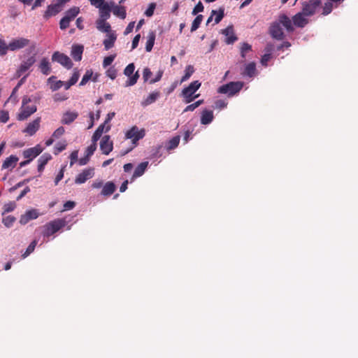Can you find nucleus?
Returning a JSON list of instances; mask_svg holds the SVG:
<instances>
[{"mask_svg": "<svg viewBox=\"0 0 358 358\" xmlns=\"http://www.w3.org/2000/svg\"><path fill=\"white\" fill-rule=\"evenodd\" d=\"M64 3L65 0H57L56 3L49 5L46 10L44 12L43 17L45 20H48L52 16L56 15L62 10V6Z\"/></svg>", "mask_w": 358, "mask_h": 358, "instance_id": "obj_8", "label": "nucleus"}, {"mask_svg": "<svg viewBox=\"0 0 358 358\" xmlns=\"http://www.w3.org/2000/svg\"><path fill=\"white\" fill-rule=\"evenodd\" d=\"M99 9V15L101 20H107L110 16L111 6L108 3L98 8Z\"/></svg>", "mask_w": 358, "mask_h": 358, "instance_id": "obj_24", "label": "nucleus"}, {"mask_svg": "<svg viewBox=\"0 0 358 358\" xmlns=\"http://www.w3.org/2000/svg\"><path fill=\"white\" fill-rule=\"evenodd\" d=\"M117 39V36L114 32H109L107 34V38L103 41V43L106 50L112 48Z\"/></svg>", "mask_w": 358, "mask_h": 358, "instance_id": "obj_25", "label": "nucleus"}, {"mask_svg": "<svg viewBox=\"0 0 358 358\" xmlns=\"http://www.w3.org/2000/svg\"><path fill=\"white\" fill-rule=\"evenodd\" d=\"M96 28L99 31L105 33H109L111 31L110 25L106 22V20L99 19L96 21Z\"/></svg>", "mask_w": 358, "mask_h": 358, "instance_id": "obj_31", "label": "nucleus"}, {"mask_svg": "<svg viewBox=\"0 0 358 358\" xmlns=\"http://www.w3.org/2000/svg\"><path fill=\"white\" fill-rule=\"evenodd\" d=\"M96 150V144H93L92 143L90 146H88L86 149V155L87 157H91L94 152H95V150Z\"/></svg>", "mask_w": 358, "mask_h": 358, "instance_id": "obj_54", "label": "nucleus"}, {"mask_svg": "<svg viewBox=\"0 0 358 358\" xmlns=\"http://www.w3.org/2000/svg\"><path fill=\"white\" fill-rule=\"evenodd\" d=\"M36 62L35 57L31 56L27 60L23 61L16 71V77H20L25 73Z\"/></svg>", "mask_w": 358, "mask_h": 358, "instance_id": "obj_13", "label": "nucleus"}, {"mask_svg": "<svg viewBox=\"0 0 358 358\" xmlns=\"http://www.w3.org/2000/svg\"><path fill=\"white\" fill-rule=\"evenodd\" d=\"M31 103V100L29 97L27 96L23 97L20 111L17 117L18 120H25L36 111L37 107L36 104Z\"/></svg>", "mask_w": 358, "mask_h": 358, "instance_id": "obj_1", "label": "nucleus"}, {"mask_svg": "<svg viewBox=\"0 0 358 358\" xmlns=\"http://www.w3.org/2000/svg\"><path fill=\"white\" fill-rule=\"evenodd\" d=\"M29 44V40L25 38H18L12 40L9 43L10 51H15L22 49Z\"/></svg>", "mask_w": 358, "mask_h": 358, "instance_id": "obj_11", "label": "nucleus"}, {"mask_svg": "<svg viewBox=\"0 0 358 358\" xmlns=\"http://www.w3.org/2000/svg\"><path fill=\"white\" fill-rule=\"evenodd\" d=\"M94 175V169L89 168L83 171L82 173L78 174L75 179L76 184H83L88 179L92 178Z\"/></svg>", "mask_w": 358, "mask_h": 358, "instance_id": "obj_12", "label": "nucleus"}, {"mask_svg": "<svg viewBox=\"0 0 358 358\" xmlns=\"http://www.w3.org/2000/svg\"><path fill=\"white\" fill-rule=\"evenodd\" d=\"M179 142H180V136H176L173 137L168 142V145H167L166 149L168 150H171L175 149L176 148L178 147V145L179 144Z\"/></svg>", "mask_w": 358, "mask_h": 358, "instance_id": "obj_37", "label": "nucleus"}, {"mask_svg": "<svg viewBox=\"0 0 358 358\" xmlns=\"http://www.w3.org/2000/svg\"><path fill=\"white\" fill-rule=\"evenodd\" d=\"M41 122V117H37L31 122H29L27 127L24 130V133L28 134L29 136H33L39 129Z\"/></svg>", "mask_w": 358, "mask_h": 358, "instance_id": "obj_18", "label": "nucleus"}, {"mask_svg": "<svg viewBox=\"0 0 358 358\" xmlns=\"http://www.w3.org/2000/svg\"><path fill=\"white\" fill-rule=\"evenodd\" d=\"M222 34L226 36L225 43L227 44H233L238 40L232 25H229L226 29L222 30Z\"/></svg>", "mask_w": 358, "mask_h": 358, "instance_id": "obj_16", "label": "nucleus"}, {"mask_svg": "<svg viewBox=\"0 0 358 358\" xmlns=\"http://www.w3.org/2000/svg\"><path fill=\"white\" fill-rule=\"evenodd\" d=\"M76 206L74 201H69L64 204V210H68L73 208Z\"/></svg>", "mask_w": 358, "mask_h": 358, "instance_id": "obj_64", "label": "nucleus"}, {"mask_svg": "<svg viewBox=\"0 0 358 358\" xmlns=\"http://www.w3.org/2000/svg\"><path fill=\"white\" fill-rule=\"evenodd\" d=\"M256 72V64L255 62H250L245 67L243 75L249 77H253Z\"/></svg>", "mask_w": 358, "mask_h": 358, "instance_id": "obj_35", "label": "nucleus"}, {"mask_svg": "<svg viewBox=\"0 0 358 358\" xmlns=\"http://www.w3.org/2000/svg\"><path fill=\"white\" fill-rule=\"evenodd\" d=\"M66 224L65 219H55L43 226L42 234L43 236L49 237L65 227Z\"/></svg>", "mask_w": 358, "mask_h": 358, "instance_id": "obj_2", "label": "nucleus"}, {"mask_svg": "<svg viewBox=\"0 0 358 358\" xmlns=\"http://www.w3.org/2000/svg\"><path fill=\"white\" fill-rule=\"evenodd\" d=\"M78 116L77 112L66 111L64 113L61 122L64 124H69L73 122Z\"/></svg>", "mask_w": 358, "mask_h": 358, "instance_id": "obj_22", "label": "nucleus"}, {"mask_svg": "<svg viewBox=\"0 0 358 358\" xmlns=\"http://www.w3.org/2000/svg\"><path fill=\"white\" fill-rule=\"evenodd\" d=\"M39 213L36 209L29 210L24 215H21L20 222L22 224H25L29 221L36 219Z\"/></svg>", "mask_w": 358, "mask_h": 358, "instance_id": "obj_17", "label": "nucleus"}, {"mask_svg": "<svg viewBox=\"0 0 358 358\" xmlns=\"http://www.w3.org/2000/svg\"><path fill=\"white\" fill-rule=\"evenodd\" d=\"M159 96L160 92L159 91L153 92L150 93L149 96L141 102V105L144 107L149 106L155 102Z\"/></svg>", "mask_w": 358, "mask_h": 358, "instance_id": "obj_28", "label": "nucleus"}, {"mask_svg": "<svg viewBox=\"0 0 358 358\" xmlns=\"http://www.w3.org/2000/svg\"><path fill=\"white\" fill-rule=\"evenodd\" d=\"M145 135V131L144 129H138L136 126L132 127L126 133V138L132 140L133 144L136 145L138 141L143 138Z\"/></svg>", "mask_w": 358, "mask_h": 358, "instance_id": "obj_7", "label": "nucleus"}, {"mask_svg": "<svg viewBox=\"0 0 358 358\" xmlns=\"http://www.w3.org/2000/svg\"><path fill=\"white\" fill-rule=\"evenodd\" d=\"M243 87V82H230L227 84L220 86L218 88L217 92L220 94H227L228 96H232L238 92H240Z\"/></svg>", "mask_w": 358, "mask_h": 358, "instance_id": "obj_3", "label": "nucleus"}, {"mask_svg": "<svg viewBox=\"0 0 358 358\" xmlns=\"http://www.w3.org/2000/svg\"><path fill=\"white\" fill-rule=\"evenodd\" d=\"M80 9L78 7H73L69 9L66 13L64 17L68 20L72 21L79 13Z\"/></svg>", "mask_w": 358, "mask_h": 358, "instance_id": "obj_36", "label": "nucleus"}, {"mask_svg": "<svg viewBox=\"0 0 358 358\" xmlns=\"http://www.w3.org/2000/svg\"><path fill=\"white\" fill-rule=\"evenodd\" d=\"M67 96L65 94H62L60 93H57L54 95V100L55 101H62L67 99Z\"/></svg>", "mask_w": 358, "mask_h": 358, "instance_id": "obj_62", "label": "nucleus"}, {"mask_svg": "<svg viewBox=\"0 0 358 358\" xmlns=\"http://www.w3.org/2000/svg\"><path fill=\"white\" fill-rule=\"evenodd\" d=\"M203 15H198L196 18L194 20L192 27H191V31L194 32L200 26L202 20H203Z\"/></svg>", "mask_w": 358, "mask_h": 358, "instance_id": "obj_40", "label": "nucleus"}, {"mask_svg": "<svg viewBox=\"0 0 358 358\" xmlns=\"http://www.w3.org/2000/svg\"><path fill=\"white\" fill-rule=\"evenodd\" d=\"M155 8V3H150L148 8L145 10V15L148 17H151L154 13Z\"/></svg>", "mask_w": 358, "mask_h": 358, "instance_id": "obj_60", "label": "nucleus"}, {"mask_svg": "<svg viewBox=\"0 0 358 358\" xmlns=\"http://www.w3.org/2000/svg\"><path fill=\"white\" fill-rule=\"evenodd\" d=\"M224 17V9L220 8L219 13L217 14L215 18V22L216 24L219 23L222 18Z\"/></svg>", "mask_w": 358, "mask_h": 358, "instance_id": "obj_63", "label": "nucleus"}, {"mask_svg": "<svg viewBox=\"0 0 358 358\" xmlns=\"http://www.w3.org/2000/svg\"><path fill=\"white\" fill-rule=\"evenodd\" d=\"M106 75L112 80H114L117 77V70L113 67H110L107 70Z\"/></svg>", "mask_w": 358, "mask_h": 358, "instance_id": "obj_55", "label": "nucleus"}, {"mask_svg": "<svg viewBox=\"0 0 358 358\" xmlns=\"http://www.w3.org/2000/svg\"><path fill=\"white\" fill-rule=\"evenodd\" d=\"M84 47L81 45H73L71 48V55L75 61H80L83 52Z\"/></svg>", "mask_w": 358, "mask_h": 358, "instance_id": "obj_20", "label": "nucleus"}, {"mask_svg": "<svg viewBox=\"0 0 358 358\" xmlns=\"http://www.w3.org/2000/svg\"><path fill=\"white\" fill-rule=\"evenodd\" d=\"M152 75V73L150 71V69L148 67L145 68L143 69V78L144 82L148 81V80L150 78Z\"/></svg>", "mask_w": 358, "mask_h": 358, "instance_id": "obj_52", "label": "nucleus"}, {"mask_svg": "<svg viewBox=\"0 0 358 358\" xmlns=\"http://www.w3.org/2000/svg\"><path fill=\"white\" fill-rule=\"evenodd\" d=\"M155 32L152 31L148 35V39L145 45V50L147 52H150L153 48L155 41Z\"/></svg>", "mask_w": 358, "mask_h": 358, "instance_id": "obj_34", "label": "nucleus"}, {"mask_svg": "<svg viewBox=\"0 0 358 358\" xmlns=\"http://www.w3.org/2000/svg\"><path fill=\"white\" fill-rule=\"evenodd\" d=\"M277 22H279L280 25L282 24L285 27L288 31H292L294 29L291 20L285 14H282L279 16Z\"/></svg>", "mask_w": 358, "mask_h": 358, "instance_id": "obj_23", "label": "nucleus"}, {"mask_svg": "<svg viewBox=\"0 0 358 358\" xmlns=\"http://www.w3.org/2000/svg\"><path fill=\"white\" fill-rule=\"evenodd\" d=\"M115 189L116 186L113 182H108L103 185L101 194L103 196H110L115 191Z\"/></svg>", "mask_w": 358, "mask_h": 358, "instance_id": "obj_32", "label": "nucleus"}, {"mask_svg": "<svg viewBox=\"0 0 358 358\" xmlns=\"http://www.w3.org/2000/svg\"><path fill=\"white\" fill-rule=\"evenodd\" d=\"M269 31L271 36L277 40H282L284 38V33L279 22H273L271 25Z\"/></svg>", "mask_w": 358, "mask_h": 358, "instance_id": "obj_15", "label": "nucleus"}, {"mask_svg": "<svg viewBox=\"0 0 358 358\" xmlns=\"http://www.w3.org/2000/svg\"><path fill=\"white\" fill-rule=\"evenodd\" d=\"M305 16L306 15L303 13L302 11L296 13L292 17L294 24L299 27H305L308 22V20L306 18Z\"/></svg>", "mask_w": 358, "mask_h": 358, "instance_id": "obj_19", "label": "nucleus"}, {"mask_svg": "<svg viewBox=\"0 0 358 358\" xmlns=\"http://www.w3.org/2000/svg\"><path fill=\"white\" fill-rule=\"evenodd\" d=\"M203 103V100H199L194 103H192L190 105H188L183 110V113H186L187 111H193L197 107H199L200 105H201Z\"/></svg>", "mask_w": 358, "mask_h": 358, "instance_id": "obj_45", "label": "nucleus"}, {"mask_svg": "<svg viewBox=\"0 0 358 358\" xmlns=\"http://www.w3.org/2000/svg\"><path fill=\"white\" fill-rule=\"evenodd\" d=\"M52 60L53 62H58L68 69H70L73 66V63L71 59L67 55L59 52H55L53 53Z\"/></svg>", "mask_w": 358, "mask_h": 358, "instance_id": "obj_9", "label": "nucleus"}, {"mask_svg": "<svg viewBox=\"0 0 358 358\" xmlns=\"http://www.w3.org/2000/svg\"><path fill=\"white\" fill-rule=\"evenodd\" d=\"M333 7H334V2H332V1L326 2L324 3V6L322 7V15H329L332 11Z\"/></svg>", "mask_w": 358, "mask_h": 358, "instance_id": "obj_41", "label": "nucleus"}, {"mask_svg": "<svg viewBox=\"0 0 358 358\" xmlns=\"http://www.w3.org/2000/svg\"><path fill=\"white\" fill-rule=\"evenodd\" d=\"M15 206L16 205L15 202L6 203L3 207V212L2 213V215H3L6 213L12 212L15 208Z\"/></svg>", "mask_w": 358, "mask_h": 358, "instance_id": "obj_47", "label": "nucleus"}, {"mask_svg": "<svg viewBox=\"0 0 358 358\" xmlns=\"http://www.w3.org/2000/svg\"><path fill=\"white\" fill-rule=\"evenodd\" d=\"M66 147V145L65 143H57L55 147V155L59 154V152H61L62 151L65 150Z\"/></svg>", "mask_w": 358, "mask_h": 358, "instance_id": "obj_58", "label": "nucleus"}, {"mask_svg": "<svg viewBox=\"0 0 358 358\" xmlns=\"http://www.w3.org/2000/svg\"><path fill=\"white\" fill-rule=\"evenodd\" d=\"M213 113L212 110H203L201 115V123L202 124H208L213 120Z\"/></svg>", "mask_w": 358, "mask_h": 358, "instance_id": "obj_27", "label": "nucleus"}, {"mask_svg": "<svg viewBox=\"0 0 358 358\" xmlns=\"http://www.w3.org/2000/svg\"><path fill=\"white\" fill-rule=\"evenodd\" d=\"M92 75H93V72L92 70H87L85 75L83 76L80 83V86H83L85 85H86V83L92 78Z\"/></svg>", "mask_w": 358, "mask_h": 358, "instance_id": "obj_42", "label": "nucleus"}, {"mask_svg": "<svg viewBox=\"0 0 358 358\" xmlns=\"http://www.w3.org/2000/svg\"><path fill=\"white\" fill-rule=\"evenodd\" d=\"M51 159L52 156L48 153L41 155L38 160V171L42 172L44 170L45 166Z\"/></svg>", "mask_w": 358, "mask_h": 358, "instance_id": "obj_29", "label": "nucleus"}, {"mask_svg": "<svg viewBox=\"0 0 358 358\" xmlns=\"http://www.w3.org/2000/svg\"><path fill=\"white\" fill-rule=\"evenodd\" d=\"M71 20H68L65 17H62L59 22L60 29L64 30L69 27Z\"/></svg>", "mask_w": 358, "mask_h": 358, "instance_id": "obj_53", "label": "nucleus"}, {"mask_svg": "<svg viewBox=\"0 0 358 358\" xmlns=\"http://www.w3.org/2000/svg\"><path fill=\"white\" fill-rule=\"evenodd\" d=\"M65 132V129L63 127H58L52 134V137L55 138H59Z\"/></svg>", "mask_w": 358, "mask_h": 358, "instance_id": "obj_49", "label": "nucleus"}, {"mask_svg": "<svg viewBox=\"0 0 358 358\" xmlns=\"http://www.w3.org/2000/svg\"><path fill=\"white\" fill-rule=\"evenodd\" d=\"M148 165V162H143L139 164L137 167L135 169V171L133 174V178H138L141 176L144 172L145 171Z\"/></svg>", "mask_w": 358, "mask_h": 358, "instance_id": "obj_33", "label": "nucleus"}, {"mask_svg": "<svg viewBox=\"0 0 358 358\" xmlns=\"http://www.w3.org/2000/svg\"><path fill=\"white\" fill-rule=\"evenodd\" d=\"M78 151L75 150L70 155V166H72L78 161Z\"/></svg>", "mask_w": 358, "mask_h": 358, "instance_id": "obj_56", "label": "nucleus"}, {"mask_svg": "<svg viewBox=\"0 0 358 358\" xmlns=\"http://www.w3.org/2000/svg\"><path fill=\"white\" fill-rule=\"evenodd\" d=\"M10 50L9 43L7 45L4 40L0 38V56H3Z\"/></svg>", "mask_w": 358, "mask_h": 358, "instance_id": "obj_43", "label": "nucleus"}, {"mask_svg": "<svg viewBox=\"0 0 358 358\" xmlns=\"http://www.w3.org/2000/svg\"><path fill=\"white\" fill-rule=\"evenodd\" d=\"M114 59H115L114 55H110L108 57H105L103 59V67H106V66L110 65L112 64V62L114 61Z\"/></svg>", "mask_w": 358, "mask_h": 358, "instance_id": "obj_59", "label": "nucleus"}, {"mask_svg": "<svg viewBox=\"0 0 358 358\" xmlns=\"http://www.w3.org/2000/svg\"><path fill=\"white\" fill-rule=\"evenodd\" d=\"M194 72V69L193 66L188 65L186 66L185 71V75L181 78V83L186 81L188 80L190 76L193 74Z\"/></svg>", "mask_w": 358, "mask_h": 358, "instance_id": "obj_38", "label": "nucleus"}, {"mask_svg": "<svg viewBox=\"0 0 358 358\" xmlns=\"http://www.w3.org/2000/svg\"><path fill=\"white\" fill-rule=\"evenodd\" d=\"M43 151V148L40 145H37L35 147L27 149L23 152V156L24 158L31 161L33 159L39 155Z\"/></svg>", "mask_w": 358, "mask_h": 358, "instance_id": "obj_14", "label": "nucleus"}, {"mask_svg": "<svg viewBox=\"0 0 358 358\" xmlns=\"http://www.w3.org/2000/svg\"><path fill=\"white\" fill-rule=\"evenodd\" d=\"M18 157L15 155H10L7 157L2 164V169H13L18 161Z\"/></svg>", "mask_w": 358, "mask_h": 358, "instance_id": "obj_26", "label": "nucleus"}, {"mask_svg": "<svg viewBox=\"0 0 358 358\" xmlns=\"http://www.w3.org/2000/svg\"><path fill=\"white\" fill-rule=\"evenodd\" d=\"M203 9H204V7L201 3V1H199L198 3L195 6V7L194 8L192 12V14L193 15H197L200 12H203Z\"/></svg>", "mask_w": 358, "mask_h": 358, "instance_id": "obj_50", "label": "nucleus"}, {"mask_svg": "<svg viewBox=\"0 0 358 358\" xmlns=\"http://www.w3.org/2000/svg\"><path fill=\"white\" fill-rule=\"evenodd\" d=\"M201 86V83L198 80L194 81L189 85L183 89L182 91V96L185 98L186 103H190L195 98L199 96V94L193 96V94L199 90Z\"/></svg>", "mask_w": 358, "mask_h": 358, "instance_id": "obj_4", "label": "nucleus"}, {"mask_svg": "<svg viewBox=\"0 0 358 358\" xmlns=\"http://www.w3.org/2000/svg\"><path fill=\"white\" fill-rule=\"evenodd\" d=\"M321 4L320 0H310L308 2H304L303 3L302 12L306 16H311L315 13Z\"/></svg>", "mask_w": 358, "mask_h": 358, "instance_id": "obj_6", "label": "nucleus"}, {"mask_svg": "<svg viewBox=\"0 0 358 358\" xmlns=\"http://www.w3.org/2000/svg\"><path fill=\"white\" fill-rule=\"evenodd\" d=\"M36 244V241H33L27 248L25 252L22 255V257L25 258L29 255L34 250Z\"/></svg>", "mask_w": 358, "mask_h": 358, "instance_id": "obj_46", "label": "nucleus"}, {"mask_svg": "<svg viewBox=\"0 0 358 358\" xmlns=\"http://www.w3.org/2000/svg\"><path fill=\"white\" fill-rule=\"evenodd\" d=\"M135 66L134 63L128 64L124 70V74L129 77L125 83V87H130L134 85L138 79L139 78L138 72L136 71L134 74Z\"/></svg>", "mask_w": 358, "mask_h": 358, "instance_id": "obj_5", "label": "nucleus"}, {"mask_svg": "<svg viewBox=\"0 0 358 358\" xmlns=\"http://www.w3.org/2000/svg\"><path fill=\"white\" fill-rule=\"evenodd\" d=\"M100 149L103 155H108L113 149V143L108 135L103 136L100 141Z\"/></svg>", "mask_w": 358, "mask_h": 358, "instance_id": "obj_10", "label": "nucleus"}, {"mask_svg": "<svg viewBox=\"0 0 358 358\" xmlns=\"http://www.w3.org/2000/svg\"><path fill=\"white\" fill-rule=\"evenodd\" d=\"M64 169H65V166H64L60 171L59 172V173L57 174V176H56L55 178V185H57L58 184V182L63 178L64 177Z\"/></svg>", "mask_w": 358, "mask_h": 358, "instance_id": "obj_61", "label": "nucleus"}, {"mask_svg": "<svg viewBox=\"0 0 358 358\" xmlns=\"http://www.w3.org/2000/svg\"><path fill=\"white\" fill-rule=\"evenodd\" d=\"M39 69L41 73L45 76H48L51 72L50 64L48 58H43L39 64Z\"/></svg>", "mask_w": 358, "mask_h": 358, "instance_id": "obj_30", "label": "nucleus"}, {"mask_svg": "<svg viewBox=\"0 0 358 358\" xmlns=\"http://www.w3.org/2000/svg\"><path fill=\"white\" fill-rule=\"evenodd\" d=\"M241 56L245 59L246 54L252 50V46L248 43H243L241 46Z\"/></svg>", "mask_w": 358, "mask_h": 358, "instance_id": "obj_39", "label": "nucleus"}, {"mask_svg": "<svg viewBox=\"0 0 358 358\" xmlns=\"http://www.w3.org/2000/svg\"><path fill=\"white\" fill-rule=\"evenodd\" d=\"M79 77V71L76 70L69 81L73 85L78 82Z\"/></svg>", "mask_w": 358, "mask_h": 358, "instance_id": "obj_57", "label": "nucleus"}, {"mask_svg": "<svg viewBox=\"0 0 358 358\" xmlns=\"http://www.w3.org/2000/svg\"><path fill=\"white\" fill-rule=\"evenodd\" d=\"M106 124L105 122H103V124H101V125H99L98 127V128L96 129V132H99V134L100 135H102V134L103 133V131L105 132H107L110 129V124H108L106 127Z\"/></svg>", "mask_w": 358, "mask_h": 358, "instance_id": "obj_48", "label": "nucleus"}, {"mask_svg": "<svg viewBox=\"0 0 358 358\" xmlns=\"http://www.w3.org/2000/svg\"><path fill=\"white\" fill-rule=\"evenodd\" d=\"M110 4L111 5V10L115 16L119 17L121 19H124L126 17V9L124 6L115 5L113 1H111Z\"/></svg>", "mask_w": 358, "mask_h": 358, "instance_id": "obj_21", "label": "nucleus"}, {"mask_svg": "<svg viewBox=\"0 0 358 358\" xmlns=\"http://www.w3.org/2000/svg\"><path fill=\"white\" fill-rule=\"evenodd\" d=\"M16 219L15 217L11 215H8L3 218L2 222L6 227H10L13 226V223L15 222Z\"/></svg>", "mask_w": 358, "mask_h": 358, "instance_id": "obj_44", "label": "nucleus"}, {"mask_svg": "<svg viewBox=\"0 0 358 358\" xmlns=\"http://www.w3.org/2000/svg\"><path fill=\"white\" fill-rule=\"evenodd\" d=\"M27 76H24L17 84V85L14 87L13 90V92L11 93V95L10 96V99H12V97L17 93L20 86L25 82Z\"/></svg>", "mask_w": 358, "mask_h": 358, "instance_id": "obj_51", "label": "nucleus"}]
</instances>
